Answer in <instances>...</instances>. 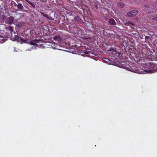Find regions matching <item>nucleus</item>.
<instances>
[{"label": "nucleus", "mask_w": 157, "mask_h": 157, "mask_svg": "<svg viewBox=\"0 0 157 157\" xmlns=\"http://www.w3.org/2000/svg\"><path fill=\"white\" fill-rule=\"evenodd\" d=\"M25 1L27 2L30 5H31L34 8H35V4L33 3V2H31L30 1H29V0H25Z\"/></svg>", "instance_id": "9b49d317"}, {"label": "nucleus", "mask_w": 157, "mask_h": 157, "mask_svg": "<svg viewBox=\"0 0 157 157\" xmlns=\"http://www.w3.org/2000/svg\"><path fill=\"white\" fill-rule=\"evenodd\" d=\"M150 37L149 36H146L145 37V40H147L149 39Z\"/></svg>", "instance_id": "a211bd4d"}, {"label": "nucleus", "mask_w": 157, "mask_h": 157, "mask_svg": "<svg viewBox=\"0 0 157 157\" xmlns=\"http://www.w3.org/2000/svg\"><path fill=\"white\" fill-rule=\"evenodd\" d=\"M147 66L149 67L148 70H146L142 68H138L136 67L132 69V70L131 71L140 74H144L150 73H152L154 72H157V64L148 63H147Z\"/></svg>", "instance_id": "f257e3e1"}, {"label": "nucleus", "mask_w": 157, "mask_h": 157, "mask_svg": "<svg viewBox=\"0 0 157 157\" xmlns=\"http://www.w3.org/2000/svg\"><path fill=\"white\" fill-rule=\"evenodd\" d=\"M3 19L5 21L6 23L9 24H11L13 22L14 18L13 17L11 16L8 18L6 17L5 16H4Z\"/></svg>", "instance_id": "20e7f679"}, {"label": "nucleus", "mask_w": 157, "mask_h": 157, "mask_svg": "<svg viewBox=\"0 0 157 157\" xmlns=\"http://www.w3.org/2000/svg\"><path fill=\"white\" fill-rule=\"evenodd\" d=\"M41 13L45 17L47 18H48V19H50V18H49V16H48V15H47V14H44V13H42V12Z\"/></svg>", "instance_id": "4468645a"}, {"label": "nucleus", "mask_w": 157, "mask_h": 157, "mask_svg": "<svg viewBox=\"0 0 157 157\" xmlns=\"http://www.w3.org/2000/svg\"><path fill=\"white\" fill-rule=\"evenodd\" d=\"M156 20H157V18H156Z\"/></svg>", "instance_id": "b1692460"}, {"label": "nucleus", "mask_w": 157, "mask_h": 157, "mask_svg": "<svg viewBox=\"0 0 157 157\" xmlns=\"http://www.w3.org/2000/svg\"><path fill=\"white\" fill-rule=\"evenodd\" d=\"M7 40V38L0 35V43H3Z\"/></svg>", "instance_id": "0eeeda50"}, {"label": "nucleus", "mask_w": 157, "mask_h": 157, "mask_svg": "<svg viewBox=\"0 0 157 157\" xmlns=\"http://www.w3.org/2000/svg\"><path fill=\"white\" fill-rule=\"evenodd\" d=\"M84 53L86 54H88L89 53V52L88 51H86L84 52Z\"/></svg>", "instance_id": "412c9836"}, {"label": "nucleus", "mask_w": 157, "mask_h": 157, "mask_svg": "<svg viewBox=\"0 0 157 157\" xmlns=\"http://www.w3.org/2000/svg\"><path fill=\"white\" fill-rule=\"evenodd\" d=\"M17 8L20 10H22L23 8V7L21 3H18L17 6Z\"/></svg>", "instance_id": "ddd939ff"}, {"label": "nucleus", "mask_w": 157, "mask_h": 157, "mask_svg": "<svg viewBox=\"0 0 157 157\" xmlns=\"http://www.w3.org/2000/svg\"><path fill=\"white\" fill-rule=\"evenodd\" d=\"M128 50L130 52L132 53L135 51L136 49L133 46L130 45L129 47Z\"/></svg>", "instance_id": "6e6552de"}, {"label": "nucleus", "mask_w": 157, "mask_h": 157, "mask_svg": "<svg viewBox=\"0 0 157 157\" xmlns=\"http://www.w3.org/2000/svg\"><path fill=\"white\" fill-rule=\"evenodd\" d=\"M138 13V11L137 10H132L127 13V16L129 17H134Z\"/></svg>", "instance_id": "423d86ee"}, {"label": "nucleus", "mask_w": 157, "mask_h": 157, "mask_svg": "<svg viewBox=\"0 0 157 157\" xmlns=\"http://www.w3.org/2000/svg\"><path fill=\"white\" fill-rule=\"evenodd\" d=\"M105 30H104V32L103 33L104 35V36H107L108 35V34H107V33H105Z\"/></svg>", "instance_id": "aec40b11"}, {"label": "nucleus", "mask_w": 157, "mask_h": 157, "mask_svg": "<svg viewBox=\"0 0 157 157\" xmlns=\"http://www.w3.org/2000/svg\"><path fill=\"white\" fill-rule=\"evenodd\" d=\"M109 23L111 25H114L116 24V22L113 18L109 19Z\"/></svg>", "instance_id": "1a4fd4ad"}, {"label": "nucleus", "mask_w": 157, "mask_h": 157, "mask_svg": "<svg viewBox=\"0 0 157 157\" xmlns=\"http://www.w3.org/2000/svg\"><path fill=\"white\" fill-rule=\"evenodd\" d=\"M124 24L125 25H134V24L133 23L130 21L126 22Z\"/></svg>", "instance_id": "f8f14e48"}, {"label": "nucleus", "mask_w": 157, "mask_h": 157, "mask_svg": "<svg viewBox=\"0 0 157 157\" xmlns=\"http://www.w3.org/2000/svg\"><path fill=\"white\" fill-rule=\"evenodd\" d=\"M146 6V7L147 8H148V6ZM144 7H145V6H144Z\"/></svg>", "instance_id": "4be33fe9"}, {"label": "nucleus", "mask_w": 157, "mask_h": 157, "mask_svg": "<svg viewBox=\"0 0 157 157\" xmlns=\"http://www.w3.org/2000/svg\"><path fill=\"white\" fill-rule=\"evenodd\" d=\"M108 60V59H105L103 60V62L104 63H108L107 61Z\"/></svg>", "instance_id": "f3484780"}, {"label": "nucleus", "mask_w": 157, "mask_h": 157, "mask_svg": "<svg viewBox=\"0 0 157 157\" xmlns=\"http://www.w3.org/2000/svg\"><path fill=\"white\" fill-rule=\"evenodd\" d=\"M9 30L10 31L12 36V39H13L14 40H18V41H20L21 42L23 43H27L30 44L31 45L34 46H37V43H39V40L37 39L33 40L31 41H28L27 40L23 39L21 37H19L17 35H16V33L13 31V28L11 26H10L8 27Z\"/></svg>", "instance_id": "f03ea898"}, {"label": "nucleus", "mask_w": 157, "mask_h": 157, "mask_svg": "<svg viewBox=\"0 0 157 157\" xmlns=\"http://www.w3.org/2000/svg\"><path fill=\"white\" fill-rule=\"evenodd\" d=\"M122 54L123 53H121L120 52H117L115 49L112 48V46H110L109 47V57H113L114 58L117 57L120 58L122 56Z\"/></svg>", "instance_id": "7ed1b4c3"}, {"label": "nucleus", "mask_w": 157, "mask_h": 157, "mask_svg": "<svg viewBox=\"0 0 157 157\" xmlns=\"http://www.w3.org/2000/svg\"><path fill=\"white\" fill-rule=\"evenodd\" d=\"M145 46H146L147 45L146 44H145Z\"/></svg>", "instance_id": "5701e85b"}, {"label": "nucleus", "mask_w": 157, "mask_h": 157, "mask_svg": "<svg viewBox=\"0 0 157 157\" xmlns=\"http://www.w3.org/2000/svg\"><path fill=\"white\" fill-rule=\"evenodd\" d=\"M56 47L57 48H56L55 47H53V48L54 49H58V50H62V49L59 48H58V46H57Z\"/></svg>", "instance_id": "6ab92c4d"}, {"label": "nucleus", "mask_w": 157, "mask_h": 157, "mask_svg": "<svg viewBox=\"0 0 157 157\" xmlns=\"http://www.w3.org/2000/svg\"><path fill=\"white\" fill-rule=\"evenodd\" d=\"M117 58H114L113 57L109 56V64L115 66H117L118 64L115 60Z\"/></svg>", "instance_id": "39448f33"}, {"label": "nucleus", "mask_w": 157, "mask_h": 157, "mask_svg": "<svg viewBox=\"0 0 157 157\" xmlns=\"http://www.w3.org/2000/svg\"><path fill=\"white\" fill-rule=\"evenodd\" d=\"M53 39L55 40L58 42L61 41L62 40L61 37L59 36H55L54 37Z\"/></svg>", "instance_id": "9d476101"}, {"label": "nucleus", "mask_w": 157, "mask_h": 157, "mask_svg": "<svg viewBox=\"0 0 157 157\" xmlns=\"http://www.w3.org/2000/svg\"><path fill=\"white\" fill-rule=\"evenodd\" d=\"M24 23L23 22H21L19 23L17 25V26L19 27L23 26L24 25Z\"/></svg>", "instance_id": "2eb2a0df"}, {"label": "nucleus", "mask_w": 157, "mask_h": 157, "mask_svg": "<svg viewBox=\"0 0 157 157\" xmlns=\"http://www.w3.org/2000/svg\"><path fill=\"white\" fill-rule=\"evenodd\" d=\"M118 6L121 8H123L124 7V4L122 2H119L118 4Z\"/></svg>", "instance_id": "dca6fc26"}]
</instances>
